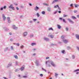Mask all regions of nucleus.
Wrapping results in <instances>:
<instances>
[{
	"label": "nucleus",
	"mask_w": 79,
	"mask_h": 79,
	"mask_svg": "<svg viewBox=\"0 0 79 79\" xmlns=\"http://www.w3.org/2000/svg\"><path fill=\"white\" fill-rule=\"evenodd\" d=\"M58 74H57V73H55V76L56 77H57V76H58Z\"/></svg>",
	"instance_id": "31"
},
{
	"label": "nucleus",
	"mask_w": 79,
	"mask_h": 79,
	"mask_svg": "<svg viewBox=\"0 0 79 79\" xmlns=\"http://www.w3.org/2000/svg\"><path fill=\"white\" fill-rule=\"evenodd\" d=\"M39 10V8L37 6H36V7H35L34 8V10L36 11H37Z\"/></svg>",
	"instance_id": "6"
},
{
	"label": "nucleus",
	"mask_w": 79,
	"mask_h": 79,
	"mask_svg": "<svg viewBox=\"0 0 79 79\" xmlns=\"http://www.w3.org/2000/svg\"><path fill=\"white\" fill-rule=\"evenodd\" d=\"M29 5H30V6H32V4L31 3H30L29 4Z\"/></svg>",
	"instance_id": "55"
},
{
	"label": "nucleus",
	"mask_w": 79,
	"mask_h": 79,
	"mask_svg": "<svg viewBox=\"0 0 79 79\" xmlns=\"http://www.w3.org/2000/svg\"><path fill=\"white\" fill-rule=\"evenodd\" d=\"M8 48H6L5 49V51H6V50H8Z\"/></svg>",
	"instance_id": "49"
},
{
	"label": "nucleus",
	"mask_w": 79,
	"mask_h": 79,
	"mask_svg": "<svg viewBox=\"0 0 79 79\" xmlns=\"http://www.w3.org/2000/svg\"><path fill=\"white\" fill-rule=\"evenodd\" d=\"M58 10H61V9L60 7H58Z\"/></svg>",
	"instance_id": "59"
},
{
	"label": "nucleus",
	"mask_w": 79,
	"mask_h": 79,
	"mask_svg": "<svg viewBox=\"0 0 79 79\" xmlns=\"http://www.w3.org/2000/svg\"><path fill=\"white\" fill-rule=\"evenodd\" d=\"M64 50H63L62 51V53H64Z\"/></svg>",
	"instance_id": "45"
},
{
	"label": "nucleus",
	"mask_w": 79,
	"mask_h": 79,
	"mask_svg": "<svg viewBox=\"0 0 79 79\" xmlns=\"http://www.w3.org/2000/svg\"><path fill=\"white\" fill-rule=\"evenodd\" d=\"M2 19L4 21H5V19H6V17H5V14H2Z\"/></svg>",
	"instance_id": "7"
},
{
	"label": "nucleus",
	"mask_w": 79,
	"mask_h": 79,
	"mask_svg": "<svg viewBox=\"0 0 79 79\" xmlns=\"http://www.w3.org/2000/svg\"><path fill=\"white\" fill-rule=\"evenodd\" d=\"M35 63L37 66H39V64L38 60L36 61Z\"/></svg>",
	"instance_id": "14"
},
{
	"label": "nucleus",
	"mask_w": 79,
	"mask_h": 79,
	"mask_svg": "<svg viewBox=\"0 0 79 79\" xmlns=\"http://www.w3.org/2000/svg\"><path fill=\"white\" fill-rule=\"evenodd\" d=\"M21 48H24V46L23 45H22L20 46Z\"/></svg>",
	"instance_id": "39"
},
{
	"label": "nucleus",
	"mask_w": 79,
	"mask_h": 79,
	"mask_svg": "<svg viewBox=\"0 0 79 79\" xmlns=\"http://www.w3.org/2000/svg\"><path fill=\"white\" fill-rule=\"evenodd\" d=\"M16 45L18 46V47L19 46V43H17L16 44Z\"/></svg>",
	"instance_id": "44"
},
{
	"label": "nucleus",
	"mask_w": 79,
	"mask_h": 79,
	"mask_svg": "<svg viewBox=\"0 0 79 79\" xmlns=\"http://www.w3.org/2000/svg\"><path fill=\"white\" fill-rule=\"evenodd\" d=\"M62 21L64 23H66V21L65 19H62Z\"/></svg>",
	"instance_id": "25"
},
{
	"label": "nucleus",
	"mask_w": 79,
	"mask_h": 79,
	"mask_svg": "<svg viewBox=\"0 0 79 79\" xmlns=\"http://www.w3.org/2000/svg\"><path fill=\"white\" fill-rule=\"evenodd\" d=\"M74 13H77V10H74Z\"/></svg>",
	"instance_id": "48"
},
{
	"label": "nucleus",
	"mask_w": 79,
	"mask_h": 79,
	"mask_svg": "<svg viewBox=\"0 0 79 79\" xmlns=\"http://www.w3.org/2000/svg\"><path fill=\"white\" fill-rule=\"evenodd\" d=\"M3 8H4V9H6V6H4L3 7Z\"/></svg>",
	"instance_id": "43"
},
{
	"label": "nucleus",
	"mask_w": 79,
	"mask_h": 79,
	"mask_svg": "<svg viewBox=\"0 0 79 79\" xmlns=\"http://www.w3.org/2000/svg\"><path fill=\"white\" fill-rule=\"evenodd\" d=\"M68 16V15H66L65 14H64L63 17V18H65V17H67Z\"/></svg>",
	"instance_id": "24"
},
{
	"label": "nucleus",
	"mask_w": 79,
	"mask_h": 79,
	"mask_svg": "<svg viewBox=\"0 0 79 79\" xmlns=\"http://www.w3.org/2000/svg\"><path fill=\"white\" fill-rule=\"evenodd\" d=\"M23 77L24 78H27V76H23Z\"/></svg>",
	"instance_id": "36"
},
{
	"label": "nucleus",
	"mask_w": 79,
	"mask_h": 79,
	"mask_svg": "<svg viewBox=\"0 0 79 79\" xmlns=\"http://www.w3.org/2000/svg\"><path fill=\"white\" fill-rule=\"evenodd\" d=\"M49 31H50V30H52V31H53V28L52 27H51L48 29Z\"/></svg>",
	"instance_id": "27"
},
{
	"label": "nucleus",
	"mask_w": 79,
	"mask_h": 79,
	"mask_svg": "<svg viewBox=\"0 0 79 79\" xmlns=\"http://www.w3.org/2000/svg\"><path fill=\"white\" fill-rule=\"evenodd\" d=\"M79 6V5H77L75 4V8H77V6Z\"/></svg>",
	"instance_id": "34"
},
{
	"label": "nucleus",
	"mask_w": 79,
	"mask_h": 79,
	"mask_svg": "<svg viewBox=\"0 0 79 79\" xmlns=\"http://www.w3.org/2000/svg\"><path fill=\"white\" fill-rule=\"evenodd\" d=\"M10 41H11V42H13V39L11 38L10 39Z\"/></svg>",
	"instance_id": "37"
},
{
	"label": "nucleus",
	"mask_w": 79,
	"mask_h": 79,
	"mask_svg": "<svg viewBox=\"0 0 79 79\" xmlns=\"http://www.w3.org/2000/svg\"><path fill=\"white\" fill-rule=\"evenodd\" d=\"M58 2V0H54L53 1V2H52V4L54 3L55 2Z\"/></svg>",
	"instance_id": "16"
},
{
	"label": "nucleus",
	"mask_w": 79,
	"mask_h": 79,
	"mask_svg": "<svg viewBox=\"0 0 79 79\" xmlns=\"http://www.w3.org/2000/svg\"><path fill=\"white\" fill-rule=\"evenodd\" d=\"M33 36H34V35L32 34H31L30 35V37L32 38V37H33Z\"/></svg>",
	"instance_id": "18"
},
{
	"label": "nucleus",
	"mask_w": 79,
	"mask_h": 79,
	"mask_svg": "<svg viewBox=\"0 0 79 79\" xmlns=\"http://www.w3.org/2000/svg\"><path fill=\"white\" fill-rule=\"evenodd\" d=\"M50 62L51 64V65L52 66H53V67H55V66H56V64H55L54 63V62H53L52 61H51Z\"/></svg>",
	"instance_id": "3"
},
{
	"label": "nucleus",
	"mask_w": 79,
	"mask_h": 79,
	"mask_svg": "<svg viewBox=\"0 0 79 79\" xmlns=\"http://www.w3.org/2000/svg\"><path fill=\"white\" fill-rule=\"evenodd\" d=\"M51 61H49V60H48V61H47L46 62V65H47V64H49V63H50V62Z\"/></svg>",
	"instance_id": "10"
},
{
	"label": "nucleus",
	"mask_w": 79,
	"mask_h": 79,
	"mask_svg": "<svg viewBox=\"0 0 79 79\" xmlns=\"http://www.w3.org/2000/svg\"><path fill=\"white\" fill-rule=\"evenodd\" d=\"M11 50H13V46H11Z\"/></svg>",
	"instance_id": "46"
},
{
	"label": "nucleus",
	"mask_w": 79,
	"mask_h": 79,
	"mask_svg": "<svg viewBox=\"0 0 79 79\" xmlns=\"http://www.w3.org/2000/svg\"><path fill=\"white\" fill-rule=\"evenodd\" d=\"M15 64L16 65H19L20 64V62L18 61H15Z\"/></svg>",
	"instance_id": "9"
},
{
	"label": "nucleus",
	"mask_w": 79,
	"mask_h": 79,
	"mask_svg": "<svg viewBox=\"0 0 79 79\" xmlns=\"http://www.w3.org/2000/svg\"><path fill=\"white\" fill-rule=\"evenodd\" d=\"M12 28L13 29H15V30H16V29H18V27H16V26L14 25L12 26Z\"/></svg>",
	"instance_id": "5"
},
{
	"label": "nucleus",
	"mask_w": 79,
	"mask_h": 79,
	"mask_svg": "<svg viewBox=\"0 0 79 79\" xmlns=\"http://www.w3.org/2000/svg\"><path fill=\"white\" fill-rule=\"evenodd\" d=\"M3 10V8H1V9H0V10Z\"/></svg>",
	"instance_id": "51"
},
{
	"label": "nucleus",
	"mask_w": 79,
	"mask_h": 79,
	"mask_svg": "<svg viewBox=\"0 0 79 79\" xmlns=\"http://www.w3.org/2000/svg\"><path fill=\"white\" fill-rule=\"evenodd\" d=\"M32 46H34V45H35V43H33L31 44Z\"/></svg>",
	"instance_id": "32"
},
{
	"label": "nucleus",
	"mask_w": 79,
	"mask_h": 79,
	"mask_svg": "<svg viewBox=\"0 0 79 79\" xmlns=\"http://www.w3.org/2000/svg\"><path fill=\"white\" fill-rule=\"evenodd\" d=\"M49 58V57H46V60H47V59H48Z\"/></svg>",
	"instance_id": "58"
},
{
	"label": "nucleus",
	"mask_w": 79,
	"mask_h": 79,
	"mask_svg": "<svg viewBox=\"0 0 79 79\" xmlns=\"http://www.w3.org/2000/svg\"><path fill=\"white\" fill-rule=\"evenodd\" d=\"M79 71V69H77L76 70H75L74 71V72H77V71Z\"/></svg>",
	"instance_id": "33"
},
{
	"label": "nucleus",
	"mask_w": 79,
	"mask_h": 79,
	"mask_svg": "<svg viewBox=\"0 0 79 79\" xmlns=\"http://www.w3.org/2000/svg\"><path fill=\"white\" fill-rule=\"evenodd\" d=\"M7 19L9 23H11V21H10V17H8L7 18Z\"/></svg>",
	"instance_id": "11"
},
{
	"label": "nucleus",
	"mask_w": 79,
	"mask_h": 79,
	"mask_svg": "<svg viewBox=\"0 0 79 79\" xmlns=\"http://www.w3.org/2000/svg\"><path fill=\"white\" fill-rule=\"evenodd\" d=\"M24 65H23L22 67L20 69H16L15 70V72H18V71H19L20 70L21 71H23L24 69Z\"/></svg>",
	"instance_id": "1"
},
{
	"label": "nucleus",
	"mask_w": 79,
	"mask_h": 79,
	"mask_svg": "<svg viewBox=\"0 0 79 79\" xmlns=\"http://www.w3.org/2000/svg\"><path fill=\"white\" fill-rule=\"evenodd\" d=\"M63 18H59V19H60V20H62Z\"/></svg>",
	"instance_id": "53"
},
{
	"label": "nucleus",
	"mask_w": 79,
	"mask_h": 79,
	"mask_svg": "<svg viewBox=\"0 0 79 79\" xmlns=\"http://www.w3.org/2000/svg\"><path fill=\"white\" fill-rule=\"evenodd\" d=\"M44 39L45 40H46V41H48L49 40V39L47 38H44Z\"/></svg>",
	"instance_id": "17"
},
{
	"label": "nucleus",
	"mask_w": 79,
	"mask_h": 79,
	"mask_svg": "<svg viewBox=\"0 0 79 79\" xmlns=\"http://www.w3.org/2000/svg\"><path fill=\"white\" fill-rule=\"evenodd\" d=\"M61 38L62 39L64 43L65 44L68 43V40H66V39H64V35L62 36Z\"/></svg>",
	"instance_id": "2"
},
{
	"label": "nucleus",
	"mask_w": 79,
	"mask_h": 79,
	"mask_svg": "<svg viewBox=\"0 0 79 79\" xmlns=\"http://www.w3.org/2000/svg\"><path fill=\"white\" fill-rule=\"evenodd\" d=\"M21 8H23V6H22V5H21L20 6Z\"/></svg>",
	"instance_id": "63"
},
{
	"label": "nucleus",
	"mask_w": 79,
	"mask_h": 79,
	"mask_svg": "<svg viewBox=\"0 0 79 79\" xmlns=\"http://www.w3.org/2000/svg\"><path fill=\"white\" fill-rule=\"evenodd\" d=\"M27 35V32H25L23 33V36L24 37H26Z\"/></svg>",
	"instance_id": "4"
},
{
	"label": "nucleus",
	"mask_w": 79,
	"mask_h": 79,
	"mask_svg": "<svg viewBox=\"0 0 79 79\" xmlns=\"http://www.w3.org/2000/svg\"><path fill=\"white\" fill-rule=\"evenodd\" d=\"M70 23H72V24H74V22H73V21L71 20L70 22Z\"/></svg>",
	"instance_id": "35"
},
{
	"label": "nucleus",
	"mask_w": 79,
	"mask_h": 79,
	"mask_svg": "<svg viewBox=\"0 0 79 79\" xmlns=\"http://www.w3.org/2000/svg\"><path fill=\"white\" fill-rule=\"evenodd\" d=\"M36 15L37 17H39V16H40V14L39 13H37L36 14Z\"/></svg>",
	"instance_id": "30"
},
{
	"label": "nucleus",
	"mask_w": 79,
	"mask_h": 79,
	"mask_svg": "<svg viewBox=\"0 0 79 79\" xmlns=\"http://www.w3.org/2000/svg\"><path fill=\"white\" fill-rule=\"evenodd\" d=\"M77 18H79V15H77Z\"/></svg>",
	"instance_id": "64"
},
{
	"label": "nucleus",
	"mask_w": 79,
	"mask_h": 79,
	"mask_svg": "<svg viewBox=\"0 0 79 79\" xmlns=\"http://www.w3.org/2000/svg\"><path fill=\"white\" fill-rule=\"evenodd\" d=\"M76 37L77 39L79 40V35H76Z\"/></svg>",
	"instance_id": "15"
},
{
	"label": "nucleus",
	"mask_w": 79,
	"mask_h": 79,
	"mask_svg": "<svg viewBox=\"0 0 79 79\" xmlns=\"http://www.w3.org/2000/svg\"><path fill=\"white\" fill-rule=\"evenodd\" d=\"M42 15H45V11H43L42 12Z\"/></svg>",
	"instance_id": "29"
},
{
	"label": "nucleus",
	"mask_w": 79,
	"mask_h": 79,
	"mask_svg": "<svg viewBox=\"0 0 79 79\" xmlns=\"http://www.w3.org/2000/svg\"><path fill=\"white\" fill-rule=\"evenodd\" d=\"M66 30L67 31H68V27H66Z\"/></svg>",
	"instance_id": "50"
},
{
	"label": "nucleus",
	"mask_w": 79,
	"mask_h": 79,
	"mask_svg": "<svg viewBox=\"0 0 79 79\" xmlns=\"http://www.w3.org/2000/svg\"><path fill=\"white\" fill-rule=\"evenodd\" d=\"M67 19L68 20V21H69V22H70L71 21V19Z\"/></svg>",
	"instance_id": "41"
},
{
	"label": "nucleus",
	"mask_w": 79,
	"mask_h": 79,
	"mask_svg": "<svg viewBox=\"0 0 79 79\" xmlns=\"http://www.w3.org/2000/svg\"><path fill=\"white\" fill-rule=\"evenodd\" d=\"M43 5H45L46 6H48L49 5L48 4L46 3H43Z\"/></svg>",
	"instance_id": "19"
},
{
	"label": "nucleus",
	"mask_w": 79,
	"mask_h": 79,
	"mask_svg": "<svg viewBox=\"0 0 79 79\" xmlns=\"http://www.w3.org/2000/svg\"><path fill=\"white\" fill-rule=\"evenodd\" d=\"M70 49H71V48L69 46L67 47V50H70Z\"/></svg>",
	"instance_id": "26"
},
{
	"label": "nucleus",
	"mask_w": 79,
	"mask_h": 79,
	"mask_svg": "<svg viewBox=\"0 0 79 79\" xmlns=\"http://www.w3.org/2000/svg\"><path fill=\"white\" fill-rule=\"evenodd\" d=\"M57 13V12H56V11H55V12H54V14H56V13Z\"/></svg>",
	"instance_id": "62"
},
{
	"label": "nucleus",
	"mask_w": 79,
	"mask_h": 79,
	"mask_svg": "<svg viewBox=\"0 0 79 79\" xmlns=\"http://www.w3.org/2000/svg\"><path fill=\"white\" fill-rule=\"evenodd\" d=\"M47 10L48 11H51L52 9H51V8L48 7Z\"/></svg>",
	"instance_id": "13"
},
{
	"label": "nucleus",
	"mask_w": 79,
	"mask_h": 79,
	"mask_svg": "<svg viewBox=\"0 0 79 79\" xmlns=\"http://www.w3.org/2000/svg\"><path fill=\"white\" fill-rule=\"evenodd\" d=\"M4 79H8V78H6L5 77H4Z\"/></svg>",
	"instance_id": "61"
},
{
	"label": "nucleus",
	"mask_w": 79,
	"mask_h": 79,
	"mask_svg": "<svg viewBox=\"0 0 79 79\" xmlns=\"http://www.w3.org/2000/svg\"><path fill=\"white\" fill-rule=\"evenodd\" d=\"M8 30H9V29H8V28H6L5 29L6 31H8Z\"/></svg>",
	"instance_id": "47"
},
{
	"label": "nucleus",
	"mask_w": 79,
	"mask_h": 79,
	"mask_svg": "<svg viewBox=\"0 0 79 79\" xmlns=\"http://www.w3.org/2000/svg\"><path fill=\"white\" fill-rule=\"evenodd\" d=\"M14 56V58H15V59H16V60H18V56L15 55Z\"/></svg>",
	"instance_id": "12"
},
{
	"label": "nucleus",
	"mask_w": 79,
	"mask_h": 79,
	"mask_svg": "<svg viewBox=\"0 0 79 79\" xmlns=\"http://www.w3.org/2000/svg\"><path fill=\"white\" fill-rule=\"evenodd\" d=\"M50 37H51V38H53L54 37V35H50Z\"/></svg>",
	"instance_id": "22"
},
{
	"label": "nucleus",
	"mask_w": 79,
	"mask_h": 79,
	"mask_svg": "<svg viewBox=\"0 0 79 79\" xmlns=\"http://www.w3.org/2000/svg\"><path fill=\"white\" fill-rule=\"evenodd\" d=\"M33 20L35 22L37 21V19H33Z\"/></svg>",
	"instance_id": "42"
},
{
	"label": "nucleus",
	"mask_w": 79,
	"mask_h": 79,
	"mask_svg": "<svg viewBox=\"0 0 79 79\" xmlns=\"http://www.w3.org/2000/svg\"><path fill=\"white\" fill-rule=\"evenodd\" d=\"M57 7H58V8L59 7V6H58V5H57L56 6H55L54 7V8H57Z\"/></svg>",
	"instance_id": "23"
},
{
	"label": "nucleus",
	"mask_w": 79,
	"mask_h": 79,
	"mask_svg": "<svg viewBox=\"0 0 79 79\" xmlns=\"http://www.w3.org/2000/svg\"><path fill=\"white\" fill-rule=\"evenodd\" d=\"M16 9L17 10H19V8H18V7H16Z\"/></svg>",
	"instance_id": "57"
},
{
	"label": "nucleus",
	"mask_w": 79,
	"mask_h": 79,
	"mask_svg": "<svg viewBox=\"0 0 79 79\" xmlns=\"http://www.w3.org/2000/svg\"><path fill=\"white\" fill-rule=\"evenodd\" d=\"M58 13H61V11H58Z\"/></svg>",
	"instance_id": "60"
},
{
	"label": "nucleus",
	"mask_w": 79,
	"mask_h": 79,
	"mask_svg": "<svg viewBox=\"0 0 79 79\" xmlns=\"http://www.w3.org/2000/svg\"><path fill=\"white\" fill-rule=\"evenodd\" d=\"M11 65H12L11 63H9L7 66V68H9V67H10V66H11Z\"/></svg>",
	"instance_id": "20"
},
{
	"label": "nucleus",
	"mask_w": 79,
	"mask_h": 79,
	"mask_svg": "<svg viewBox=\"0 0 79 79\" xmlns=\"http://www.w3.org/2000/svg\"><path fill=\"white\" fill-rule=\"evenodd\" d=\"M57 27L58 29H60L61 28V27L59 25H57Z\"/></svg>",
	"instance_id": "21"
},
{
	"label": "nucleus",
	"mask_w": 79,
	"mask_h": 79,
	"mask_svg": "<svg viewBox=\"0 0 79 79\" xmlns=\"http://www.w3.org/2000/svg\"><path fill=\"white\" fill-rule=\"evenodd\" d=\"M72 18L73 19H76V17L74 16H72Z\"/></svg>",
	"instance_id": "28"
},
{
	"label": "nucleus",
	"mask_w": 79,
	"mask_h": 79,
	"mask_svg": "<svg viewBox=\"0 0 79 79\" xmlns=\"http://www.w3.org/2000/svg\"><path fill=\"white\" fill-rule=\"evenodd\" d=\"M40 76H41V77H42V76H43V74H40Z\"/></svg>",
	"instance_id": "54"
},
{
	"label": "nucleus",
	"mask_w": 79,
	"mask_h": 79,
	"mask_svg": "<svg viewBox=\"0 0 79 79\" xmlns=\"http://www.w3.org/2000/svg\"><path fill=\"white\" fill-rule=\"evenodd\" d=\"M73 4H71L70 5V6H73Z\"/></svg>",
	"instance_id": "56"
},
{
	"label": "nucleus",
	"mask_w": 79,
	"mask_h": 79,
	"mask_svg": "<svg viewBox=\"0 0 79 79\" xmlns=\"http://www.w3.org/2000/svg\"><path fill=\"white\" fill-rule=\"evenodd\" d=\"M9 8H10L12 9L13 10H15V8L14 7H13V5H11L9 7Z\"/></svg>",
	"instance_id": "8"
},
{
	"label": "nucleus",
	"mask_w": 79,
	"mask_h": 79,
	"mask_svg": "<svg viewBox=\"0 0 79 79\" xmlns=\"http://www.w3.org/2000/svg\"><path fill=\"white\" fill-rule=\"evenodd\" d=\"M67 19L68 20V21H69V22H70L71 21V19Z\"/></svg>",
	"instance_id": "40"
},
{
	"label": "nucleus",
	"mask_w": 79,
	"mask_h": 79,
	"mask_svg": "<svg viewBox=\"0 0 79 79\" xmlns=\"http://www.w3.org/2000/svg\"><path fill=\"white\" fill-rule=\"evenodd\" d=\"M72 58L73 59H74V58H75V56H74V55L72 56Z\"/></svg>",
	"instance_id": "38"
},
{
	"label": "nucleus",
	"mask_w": 79,
	"mask_h": 79,
	"mask_svg": "<svg viewBox=\"0 0 79 79\" xmlns=\"http://www.w3.org/2000/svg\"><path fill=\"white\" fill-rule=\"evenodd\" d=\"M29 23H32L33 22L32 21H29Z\"/></svg>",
	"instance_id": "52"
}]
</instances>
